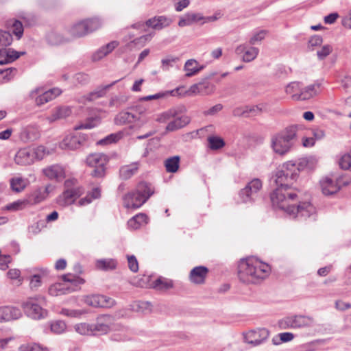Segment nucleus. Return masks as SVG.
Listing matches in <instances>:
<instances>
[{
	"label": "nucleus",
	"instance_id": "obj_9",
	"mask_svg": "<svg viewBox=\"0 0 351 351\" xmlns=\"http://www.w3.org/2000/svg\"><path fill=\"white\" fill-rule=\"evenodd\" d=\"M262 189V182L258 178L251 180L239 193L242 203H252L258 197V192Z\"/></svg>",
	"mask_w": 351,
	"mask_h": 351
},
{
	"label": "nucleus",
	"instance_id": "obj_53",
	"mask_svg": "<svg viewBox=\"0 0 351 351\" xmlns=\"http://www.w3.org/2000/svg\"><path fill=\"white\" fill-rule=\"evenodd\" d=\"M21 351H50L49 349L40 343H28L20 347Z\"/></svg>",
	"mask_w": 351,
	"mask_h": 351
},
{
	"label": "nucleus",
	"instance_id": "obj_16",
	"mask_svg": "<svg viewBox=\"0 0 351 351\" xmlns=\"http://www.w3.org/2000/svg\"><path fill=\"white\" fill-rule=\"evenodd\" d=\"M258 52V48L250 46L246 43L241 44L235 49V53L238 56H242V60L245 62L254 60L257 57Z\"/></svg>",
	"mask_w": 351,
	"mask_h": 351
},
{
	"label": "nucleus",
	"instance_id": "obj_64",
	"mask_svg": "<svg viewBox=\"0 0 351 351\" xmlns=\"http://www.w3.org/2000/svg\"><path fill=\"white\" fill-rule=\"evenodd\" d=\"M339 165L341 169L351 171V152L341 156L339 160Z\"/></svg>",
	"mask_w": 351,
	"mask_h": 351
},
{
	"label": "nucleus",
	"instance_id": "obj_7",
	"mask_svg": "<svg viewBox=\"0 0 351 351\" xmlns=\"http://www.w3.org/2000/svg\"><path fill=\"white\" fill-rule=\"evenodd\" d=\"M63 282L55 283L49 288V293L58 296L75 291L77 289L75 276L71 274L62 276Z\"/></svg>",
	"mask_w": 351,
	"mask_h": 351
},
{
	"label": "nucleus",
	"instance_id": "obj_63",
	"mask_svg": "<svg viewBox=\"0 0 351 351\" xmlns=\"http://www.w3.org/2000/svg\"><path fill=\"white\" fill-rule=\"evenodd\" d=\"M332 51V47L330 45H325L317 51V56L319 60L325 59Z\"/></svg>",
	"mask_w": 351,
	"mask_h": 351
},
{
	"label": "nucleus",
	"instance_id": "obj_31",
	"mask_svg": "<svg viewBox=\"0 0 351 351\" xmlns=\"http://www.w3.org/2000/svg\"><path fill=\"white\" fill-rule=\"evenodd\" d=\"M204 19V17L199 13L188 12L180 17L178 25L181 27L191 25Z\"/></svg>",
	"mask_w": 351,
	"mask_h": 351
},
{
	"label": "nucleus",
	"instance_id": "obj_17",
	"mask_svg": "<svg viewBox=\"0 0 351 351\" xmlns=\"http://www.w3.org/2000/svg\"><path fill=\"white\" fill-rule=\"evenodd\" d=\"M146 201V197L137 193L136 191L128 193L123 197V204L127 208H138L145 203Z\"/></svg>",
	"mask_w": 351,
	"mask_h": 351
},
{
	"label": "nucleus",
	"instance_id": "obj_3",
	"mask_svg": "<svg viewBox=\"0 0 351 351\" xmlns=\"http://www.w3.org/2000/svg\"><path fill=\"white\" fill-rule=\"evenodd\" d=\"M298 127L290 125L271 137L270 146L278 156H285L294 147L297 138Z\"/></svg>",
	"mask_w": 351,
	"mask_h": 351
},
{
	"label": "nucleus",
	"instance_id": "obj_13",
	"mask_svg": "<svg viewBox=\"0 0 351 351\" xmlns=\"http://www.w3.org/2000/svg\"><path fill=\"white\" fill-rule=\"evenodd\" d=\"M269 330L263 328L250 330L243 334L244 340L246 343L253 346H257L263 343L269 336Z\"/></svg>",
	"mask_w": 351,
	"mask_h": 351
},
{
	"label": "nucleus",
	"instance_id": "obj_54",
	"mask_svg": "<svg viewBox=\"0 0 351 351\" xmlns=\"http://www.w3.org/2000/svg\"><path fill=\"white\" fill-rule=\"evenodd\" d=\"M122 136H123L122 132L110 134V135L107 136L104 138L99 141L97 144L104 145L111 144L112 143H116L119 139H121L122 138Z\"/></svg>",
	"mask_w": 351,
	"mask_h": 351
},
{
	"label": "nucleus",
	"instance_id": "obj_36",
	"mask_svg": "<svg viewBox=\"0 0 351 351\" xmlns=\"http://www.w3.org/2000/svg\"><path fill=\"white\" fill-rule=\"evenodd\" d=\"M148 223V217L144 213H139L132 217L128 222V226L134 230L139 228L141 226L146 225Z\"/></svg>",
	"mask_w": 351,
	"mask_h": 351
},
{
	"label": "nucleus",
	"instance_id": "obj_52",
	"mask_svg": "<svg viewBox=\"0 0 351 351\" xmlns=\"http://www.w3.org/2000/svg\"><path fill=\"white\" fill-rule=\"evenodd\" d=\"M32 150L34 160L36 159L39 160H42L46 156L50 154L49 150L43 145L38 146L35 148H32Z\"/></svg>",
	"mask_w": 351,
	"mask_h": 351
},
{
	"label": "nucleus",
	"instance_id": "obj_10",
	"mask_svg": "<svg viewBox=\"0 0 351 351\" xmlns=\"http://www.w3.org/2000/svg\"><path fill=\"white\" fill-rule=\"evenodd\" d=\"M319 183L323 194L330 195L336 193L342 185H347L349 182L343 181L342 178L326 176L320 180Z\"/></svg>",
	"mask_w": 351,
	"mask_h": 351
},
{
	"label": "nucleus",
	"instance_id": "obj_60",
	"mask_svg": "<svg viewBox=\"0 0 351 351\" xmlns=\"http://www.w3.org/2000/svg\"><path fill=\"white\" fill-rule=\"evenodd\" d=\"M278 326L282 330H286L289 328H294L293 317L289 316L286 317L278 321Z\"/></svg>",
	"mask_w": 351,
	"mask_h": 351
},
{
	"label": "nucleus",
	"instance_id": "obj_5",
	"mask_svg": "<svg viewBox=\"0 0 351 351\" xmlns=\"http://www.w3.org/2000/svg\"><path fill=\"white\" fill-rule=\"evenodd\" d=\"M45 303V298L38 295L28 298L22 304V308L28 317L34 319H40L47 315V311L42 307Z\"/></svg>",
	"mask_w": 351,
	"mask_h": 351
},
{
	"label": "nucleus",
	"instance_id": "obj_47",
	"mask_svg": "<svg viewBox=\"0 0 351 351\" xmlns=\"http://www.w3.org/2000/svg\"><path fill=\"white\" fill-rule=\"evenodd\" d=\"M29 206L27 198L19 199L6 206V209L8 210H21Z\"/></svg>",
	"mask_w": 351,
	"mask_h": 351
},
{
	"label": "nucleus",
	"instance_id": "obj_35",
	"mask_svg": "<svg viewBox=\"0 0 351 351\" xmlns=\"http://www.w3.org/2000/svg\"><path fill=\"white\" fill-rule=\"evenodd\" d=\"M294 328H302L311 327L314 324V319L310 316L302 315H293Z\"/></svg>",
	"mask_w": 351,
	"mask_h": 351
},
{
	"label": "nucleus",
	"instance_id": "obj_34",
	"mask_svg": "<svg viewBox=\"0 0 351 351\" xmlns=\"http://www.w3.org/2000/svg\"><path fill=\"white\" fill-rule=\"evenodd\" d=\"M69 34L73 38L82 37L88 34L87 26L86 24H85L84 20L74 24L70 28Z\"/></svg>",
	"mask_w": 351,
	"mask_h": 351
},
{
	"label": "nucleus",
	"instance_id": "obj_39",
	"mask_svg": "<svg viewBox=\"0 0 351 351\" xmlns=\"http://www.w3.org/2000/svg\"><path fill=\"white\" fill-rule=\"evenodd\" d=\"M6 26L10 28L12 33L20 39L23 34V26L21 21L15 19H11L7 21Z\"/></svg>",
	"mask_w": 351,
	"mask_h": 351
},
{
	"label": "nucleus",
	"instance_id": "obj_30",
	"mask_svg": "<svg viewBox=\"0 0 351 351\" xmlns=\"http://www.w3.org/2000/svg\"><path fill=\"white\" fill-rule=\"evenodd\" d=\"M172 20L165 16H155L146 21V25L156 29H161L169 26Z\"/></svg>",
	"mask_w": 351,
	"mask_h": 351
},
{
	"label": "nucleus",
	"instance_id": "obj_18",
	"mask_svg": "<svg viewBox=\"0 0 351 351\" xmlns=\"http://www.w3.org/2000/svg\"><path fill=\"white\" fill-rule=\"evenodd\" d=\"M21 311L15 306H0V322L16 320L22 317Z\"/></svg>",
	"mask_w": 351,
	"mask_h": 351
},
{
	"label": "nucleus",
	"instance_id": "obj_41",
	"mask_svg": "<svg viewBox=\"0 0 351 351\" xmlns=\"http://www.w3.org/2000/svg\"><path fill=\"white\" fill-rule=\"evenodd\" d=\"M182 88H176L172 90L160 92L154 95H148L142 98V100L149 101L152 99H158L161 98H164L168 95L176 96V95H182V93H180L179 91L182 90Z\"/></svg>",
	"mask_w": 351,
	"mask_h": 351
},
{
	"label": "nucleus",
	"instance_id": "obj_57",
	"mask_svg": "<svg viewBox=\"0 0 351 351\" xmlns=\"http://www.w3.org/2000/svg\"><path fill=\"white\" fill-rule=\"evenodd\" d=\"M12 42V36L9 32L0 29V48L7 47Z\"/></svg>",
	"mask_w": 351,
	"mask_h": 351
},
{
	"label": "nucleus",
	"instance_id": "obj_51",
	"mask_svg": "<svg viewBox=\"0 0 351 351\" xmlns=\"http://www.w3.org/2000/svg\"><path fill=\"white\" fill-rule=\"evenodd\" d=\"M11 189L16 192H21L26 186V182L21 178H14L10 180Z\"/></svg>",
	"mask_w": 351,
	"mask_h": 351
},
{
	"label": "nucleus",
	"instance_id": "obj_24",
	"mask_svg": "<svg viewBox=\"0 0 351 351\" xmlns=\"http://www.w3.org/2000/svg\"><path fill=\"white\" fill-rule=\"evenodd\" d=\"M24 52H18L11 48H0V64H8L18 59Z\"/></svg>",
	"mask_w": 351,
	"mask_h": 351
},
{
	"label": "nucleus",
	"instance_id": "obj_43",
	"mask_svg": "<svg viewBox=\"0 0 351 351\" xmlns=\"http://www.w3.org/2000/svg\"><path fill=\"white\" fill-rule=\"evenodd\" d=\"M117 262L112 258L99 259L96 261V267L101 270H111L116 268Z\"/></svg>",
	"mask_w": 351,
	"mask_h": 351
},
{
	"label": "nucleus",
	"instance_id": "obj_46",
	"mask_svg": "<svg viewBox=\"0 0 351 351\" xmlns=\"http://www.w3.org/2000/svg\"><path fill=\"white\" fill-rule=\"evenodd\" d=\"M154 288L158 290H167L173 287V283L171 280L164 278H158L153 283Z\"/></svg>",
	"mask_w": 351,
	"mask_h": 351
},
{
	"label": "nucleus",
	"instance_id": "obj_48",
	"mask_svg": "<svg viewBox=\"0 0 351 351\" xmlns=\"http://www.w3.org/2000/svg\"><path fill=\"white\" fill-rule=\"evenodd\" d=\"M208 147L212 150H217L225 145L224 141L218 136H210L208 137Z\"/></svg>",
	"mask_w": 351,
	"mask_h": 351
},
{
	"label": "nucleus",
	"instance_id": "obj_62",
	"mask_svg": "<svg viewBox=\"0 0 351 351\" xmlns=\"http://www.w3.org/2000/svg\"><path fill=\"white\" fill-rule=\"evenodd\" d=\"M66 330V324L60 320L55 321L51 324V330L56 334H61Z\"/></svg>",
	"mask_w": 351,
	"mask_h": 351
},
{
	"label": "nucleus",
	"instance_id": "obj_28",
	"mask_svg": "<svg viewBox=\"0 0 351 351\" xmlns=\"http://www.w3.org/2000/svg\"><path fill=\"white\" fill-rule=\"evenodd\" d=\"M140 119L139 116L132 112L122 111L114 119L117 125H125L135 123Z\"/></svg>",
	"mask_w": 351,
	"mask_h": 351
},
{
	"label": "nucleus",
	"instance_id": "obj_32",
	"mask_svg": "<svg viewBox=\"0 0 351 351\" xmlns=\"http://www.w3.org/2000/svg\"><path fill=\"white\" fill-rule=\"evenodd\" d=\"M119 43L117 41H112L107 45L99 48L95 51L92 56L93 61H98L102 59L104 57L107 56L108 53L112 52L117 47H118Z\"/></svg>",
	"mask_w": 351,
	"mask_h": 351
},
{
	"label": "nucleus",
	"instance_id": "obj_44",
	"mask_svg": "<svg viewBox=\"0 0 351 351\" xmlns=\"http://www.w3.org/2000/svg\"><path fill=\"white\" fill-rule=\"evenodd\" d=\"M135 191L137 192V193L141 194L143 195V197H146V200H147L154 193V190L151 185L146 182L139 183L137 185Z\"/></svg>",
	"mask_w": 351,
	"mask_h": 351
},
{
	"label": "nucleus",
	"instance_id": "obj_37",
	"mask_svg": "<svg viewBox=\"0 0 351 351\" xmlns=\"http://www.w3.org/2000/svg\"><path fill=\"white\" fill-rule=\"evenodd\" d=\"M184 69L186 71V76L191 77L202 71L204 69V66H199L195 60L191 59L186 62Z\"/></svg>",
	"mask_w": 351,
	"mask_h": 351
},
{
	"label": "nucleus",
	"instance_id": "obj_6",
	"mask_svg": "<svg viewBox=\"0 0 351 351\" xmlns=\"http://www.w3.org/2000/svg\"><path fill=\"white\" fill-rule=\"evenodd\" d=\"M291 201H289L284 210L288 215L292 218L306 219L313 217L315 214V208L310 202H300L297 206L291 204Z\"/></svg>",
	"mask_w": 351,
	"mask_h": 351
},
{
	"label": "nucleus",
	"instance_id": "obj_15",
	"mask_svg": "<svg viewBox=\"0 0 351 351\" xmlns=\"http://www.w3.org/2000/svg\"><path fill=\"white\" fill-rule=\"evenodd\" d=\"M84 302L93 307L111 308L115 305V300L104 295H92L84 298Z\"/></svg>",
	"mask_w": 351,
	"mask_h": 351
},
{
	"label": "nucleus",
	"instance_id": "obj_12",
	"mask_svg": "<svg viewBox=\"0 0 351 351\" xmlns=\"http://www.w3.org/2000/svg\"><path fill=\"white\" fill-rule=\"evenodd\" d=\"M112 316L105 314L101 315L96 318L95 322L92 324L93 335H106L110 331L113 326Z\"/></svg>",
	"mask_w": 351,
	"mask_h": 351
},
{
	"label": "nucleus",
	"instance_id": "obj_50",
	"mask_svg": "<svg viewBox=\"0 0 351 351\" xmlns=\"http://www.w3.org/2000/svg\"><path fill=\"white\" fill-rule=\"evenodd\" d=\"M86 24L88 34L97 30L102 25V22L99 18L88 19L84 20Z\"/></svg>",
	"mask_w": 351,
	"mask_h": 351
},
{
	"label": "nucleus",
	"instance_id": "obj_4",
	"mask_svg": "<svg viewBox=\"0 0 351 351\" xmlns=\"http://www.w3.org/2000/svg\"><path fill=\"white\" fill-rule=\"evenodd\" d=\"M65 190L59 197L58 203L60 205L66 206L71 205L84 193L83 187L77 184L75 178L68 179L64 182Z\"/></svg>",
	"mask_w": 351,
	"mask_h": 351
},
{
	"label": "nucleus",
	"instance_id": "obj_19",
	"mask_svg": "<svg viewBox=\"0 0 351 351\" xmlns=\"http://www.w3.org/2000/svg\"><path fill=\"white\" fill-rule=\"evenodd\" d=\"M120 80H116L112 82L111 84L99 87L95 90L89 93L88 94L82 96L80 98L79 101L80 103H82L85 104L86 101H93L98 98L104 97L107 90L111 88L112 86H114L115 84H117Z\"/></svg>",
	"mask_w": 351,
	"mask_h": 351
},
{
	"label": "nucleus",
	"instance_id": "obj_26",
	"mask_svg": "<svg viewBox=\"0 0 351 351\" xmlns=\"http://www.w3.org/2000/svg\"><path fill=\"white\" fill-rule=\"evenodd\" d=\"M302 84L299 82H292L285 87V92L294 101L302 100Z\"/></svg>",
	"mask_w": 351,
	"mask_h": 351
},
{
	"label": "nucleus",
	"instance_id": "obj_29",
	"mask_svg": "<svg viewBox=\"0 0 351 351\" xmlns=\"http://www.w3.org/2000/svg\"><path fill=\"white\" fill-rule=\"evenodd\" d=\"M71 113V110L67 106H60L53 109L51 114L46 119L49 123L54 122L57 120L64 119L69 117Z\"/></svg>",
	"mask_w": 351,
	"mask_h": 351
},
{
	"label": "nucleus",
	"instance_id": "obj_23",
	"mask_svg": "<svg viewBox=\"0 0 351 351\" xmlns=\"http://www.w3.org/2000/svg\"><path fill=\"white\" fill-rule=\"evenodd\" d=\"M50 187V186H47L45 188H38L29 193L26 197L29 206L35 205L43 202L49 193Z\"/></svg>",
	"mask_w": 351,
	"mask_h": 351
},
{
	"label": "nucleus",
	"instance_id": "obj_20",
	"mask_svg": "<svg viewBox=\"0 0 351 351\" xmlns=\"http://www.w3.org/2000/svg\"><path fill=\"white\" fill-rule=\"evenodd\" d=\"M14 162L16 164L22 166L32 165L34 162L32 148L20 149L15 154Z\"/></svg>",
	"mask_w": 351,
	"mask_h": 351
},
{
	"label": "nucleus",
	"instance_id": "obj_14",
	"mask_svg": "<svg viewBox=\"0 0 351 351\" xmlns=\"http://www.w3.org/2000/svg\"><path fill=\"white\" fill-rule=\"evenodd\" d=\"M61 93V90L58 88H51L44 92L42 88H38L31 92V97H34L38 95L36 97V103L38 106H40L53 100Z\"/></svg>",
	"mask_w": 351,
	"mask_h": 351
},
{
	"label": "nucleus",
	"instance_id": "obj_49",
	"mask_svg": "<svg viewBox=\"0 0 351 351\" xmlns=\"http://www.w3.org/2000/svg\"><path fill=\"white\" fill-rule=\"evenodd\" d=\"M75 330L82 335H93L92 324L88 323H80L74 326Z\"/></svg>",
	"mask_w": 351,
	"mask_h": 351
},
{
	"label": "nucleus",
	"instance_id": "obj_1",
	"mask_svg": "<svg viewBox=\"0 0 351 351\" xmlns=\"http://www.w3.org/2000/svg\"><path fill=\"white\" fill-rule=\"evenodd\" d=\"M307 164L306 159L297 162L287 161L274 174V182L277 188L271 194L272 205L276 208L285 209L288 202L294 200L298 195L291 191V185L297 180L299 173Z\"/></svg>",
	"mask_w": 351,
	"mask_h": 351
},
{
	"label": "nucleus",
	"instance_id": "obj_22",
	"mask_svg": "<svg viewBox=\"0 0 351 351\" xmlns=\"http://www.w3.org/2000/svg\"><path fill=\"white\" fill-rule=\"evenodd\" d=\"M208 274V269L204 266H197L191 269L189 280L192 283L201 285L204 283Z\"/></svg>",
	"mask_w": 351,
	"mask_h": 351
},
{
	"label": "nucleus",
	"instance_id": "obj_45",
	"mask_svg": "<svg viewBox=\"0 0 351 351\" xmlns=\"http://www.w3.org/2000/svg\"><path fill=\"white\" fill-rule=\"evenodd\" d=\"M16 73L17 69L14 67H9L5 69H0V82L3 83L11 80Z\"/></svg>",
	"mask_w": 351,
	"mask_h": 351
},
{
	"label": "nucleus",
	"instance_id": "obj_2",
	"mask_svg": "<svg viewBox=\"0 0 351 351\" xmlns=\"http://www.w3.org/2000/svg\"><path fill=\"white\" fill-rule=\"evenodd\" d=\"M270 266L255 257L241 259L238 265V277L245 284H256L270 274Z\"/></svg>",
	"mask_w": 351,
	"mask_h": 351
},
{
	"label": "nucleus",
	"instance_id": "obj_21",
	"mask_svg": "<svg viewBox=\"0 0 351 351\" xmlns=\"http://www.w3.org/2000/svg\"><path fill=\"white\" fill-rule=\"evenodd\" d=\"M113 333L111 335V339L114 341H124L130 339L131 332L130 329L120 324H113L111 329Z\"/></svg>",
	"mask_w": 351,
	"mask_h": 351
},
{
	"label": "nucleus",
	"instance_id": "obj_25",
	"mask_svg": "<svg viewBox=\"0 0 351 351\" xmlns=\"http://www.w3.org/2000/svg\"><path fill=\"white\" fill-rule=\"evenodd\" d=\"M43 173L49 179L60 180L64 178V168L60 165H52L43 170Z\"/></svg>",
	"mask_w": 351,
	"mask_h": 351
},
{
	"label": "nucleus",
	"instance_id": "obj_61",
	"mask_svg": "<svg viewBox=\"0 0 351 351\" xmlns=\"http://www.w3.org/2000/svg\"><path fill=\"white\" fill-rule=\"evenodd\" d=\"M25 133L26 134V136L28 140L33 141L40 136V133L38 129L35 126H28L26 128L25 130Z\"/></svg>",
	"mask_w": 351,
	"mask_h": 351
},
{
	"label": "nucleus",
	"instance_id": "obj_59",
	"mask_svg": "<svg viewBox=\"0 0 351 351\" xmlns=\"http://www.w3.org/2000/svg\"><path fill=\"white\" fill-rule=\"evenodd\" d=\"M176 116V110L175 109H170L166 112L159 114L156 121L160 123H165L171 121Z\"/></svg>",
	"mask_w": 351,
	"mask_h": 351
},
{
	"label": "nucleus",
	"instance_id": "obj_38",
	"mask_svg": "<svg viewBox=\"0 0 351 351\" xmlns=\"http://www.w3.org/2000/svg\"><path fill=\"white\" fill-rule=\"evenodd\" d=\"M138 169V164L137 162L123 166L119 170L120 177L123 180H128L136 174Z\"/></svg>",
	"mask_w": 351,
	"mask_h": 351
},
{
	"label": "nucleus",
	"instance_id": "obj_40",
	"mask_svg": "<svg viewBox=\"0 0 351 351\" xmlns=\"http://www.w3.org/2000/svg\"><path fill=\"white\" fill-rule=\"evenodd\" d=\"M295 337V335L290 332H285L277 334L274 336L271 341L275 346H279L283 343L291 341Z\"/></svg>",
	"mask_w": 351,
	"mask_h": 351
},
{
	"label": "nucleus",
	"instance_id": "obj_33",
	"mask_svg": "<svg viewBox=\"0 0 351 351\" xmlns=\"http://www.w3.org/2000/svg\"><path fill=\"white\" fill-rule=\"evenodd\" d=\"M321 92V84L319 83H314L306 87L302 86V100H307L317 95Z\"/></svg>",
	"mask_w": 351,
	"mask_h": 351
},
{
	"label": "nucleus",
	"instance_id": "obj_42",
	"mask_svg": "<svg viewBox=\"0 0 351 351\" xmlns=\"http://www.w3.org/2000/svg\"><path fill=\"white\" fill-rule=\"evenodd\" d=\"M179 165L180 157L178 156L170 157L165 161L166 171L169 173H176L178 170Z\"/></svg>",
	"mask_w": 351,
	"mask_h": 351
},
{
	"label": "nucleus",
	"instance_id": "obj_27",
	"mask_svg": "<svg viewBox=\"0 0 351 351\" xmlns=\"http://www.w3.org/2000/svg\"><path fill=\"white\" fill-rule=\"evenodd\" d=\"M166 127V130L172 132L179 130L190 123V118L186 115H182L178 117L176 114V117L172 119Z\"/></svg>",
	"mask_w": 351,
	"mask_h": 351
},
{
	"label": "nucleus",
	"instance_id": "obj_58",
	"mask_svg": "<svg viewBox=\"0 0 351 351\" xmlns=\"http://www.w3.org/2000/svg\"><path fill=\"white\" fill-rule=\"evenodd\" d=\"M267 31L265 29L258 30L253 34L249 40V45H254L262 41L266 36Z\"/></svg>",
	"mask_w": 351,
	"mask_h": 351
},
{
	"label": "nucleus",
	"instance_id": "obj_8",
	"mask_svg": "<svg viewBox=\"0 0 351 351\" xmlns=\"http://www.w3.org/2000/svg\"><path fill=\"white\" fill-rule=\"evenodd\" d=\"M108 158L106 155L101 153L90 154L86 158V164L94 169L91 172L93 177L101 178L105 175L106 165Z\"/></svg>",
	"mask_w": 351,
	"mask_h": 351
},
{
	"label": "nucleus",
	"instance_id": "obj_56",
	"mask_svg": "<svg viewBox=\"0 0 351 351\" xmlns=\"http://www.w3.org/2000/svg\"><path fill=\"white\" fill-rule=\"evenodd\" d=\"M198 84L201 95H210L215 90V85L208 81H202Z\"/></svg>",
	"mask_w": 351,
	"mask_h": 351
},
{
	"label": "nucleus",
	"instance_id": "obj_11",
	"mask_svg": "<svg viewBox=\"0 0 351 351\" xmlns=\"http://www.w3.org/2000/svg\"><path fill=\"white\" fill-rule=\"evenodd\" d=\"M87 140V136L81 132H73L66 135L60 143L62 149L74 150L80 148Z\"/></svg>",
	"mask_w": 351,
	"mask_h": 351
},
{
	"label": "nucleus",
	"instance_id": "obj_55",
	"mask_svg": "<svg viewBox=\"0 0 351 351\" xmlns=\"http://www.w3.org/2000/svg\"><path fill=\"white\" fill-rule=\"evenodd\" d=\"M101 121V118L99 117H91L87 119L85 123L81 124L75 127V130L80 129H91L97 126Z\"/></svg>",
	"mask_w": 351,
	"mask_h": 351
}]
</instances>
